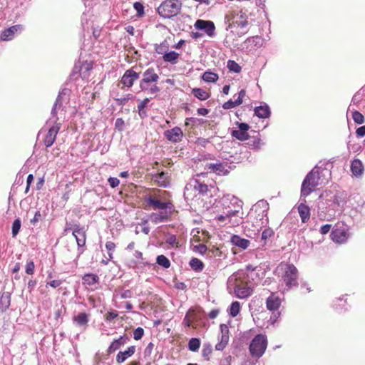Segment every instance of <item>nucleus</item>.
Instances as JSON below:
<instances>
[{
    "label": "nucleus",
    "instance_id": "1",
    "mask_svg": "<svg viewBox=\"0 0 365 365\" xmlns=\"http://www.w3.org/2000/svg\"><path fill=\"white\" fill-rule=\"evenodd\" d=\"M242 205V201L237 197L230 194L224 195L215 205L217 213L215 220L221 225L230 227L242 224V213L240 215Z\"/></svg>",
    "mask_w": 365,
    "mask_h": 365
},
{
    "label": "nucleus",
    "instance_id": "2",
    "mask_svg": "<svg viewBox=\"0 0 365 365\" xmlns=\"http://www.w3.org/2000/svg\"><path fill=\"white\" fill-rule=\"evenodd\" d=\"M344 199L339 193L326 191L319 196L318 204V217L320 220H329L334 216L335 210L342 207Z\"/></svg>",
    "mask_w": 365,
    "mask_h": 365
},
{
    "label": "nucleus",
    "instance_id": "3",
    "mask_svg": "<svg viewBox=\"0 0 365 365\" xmlns=\"http://www.w3.org/2000/svg\"><path fill=\"white\" fill-rule=\"evenodd\" d=\"M276 273L279 278L278 289L281 293L284 294L298 287L299 273L294 264L281 263L277 267Z\"/></svg>",
    "mask_w": 365,
    "mask_h": 365
},
{
    "label": "nucleus",
    "instance_id": "4",
    "mask_svg": "<svg viewBox=\"0 0 365 365\" xmlns=\"http://www.w3.org/2000/svg\"><path fill=\"white\" fill-rule=\"evenodd\" d=\"M227 288L233 289L237 298L244 299L252 294L254 287L251 280L245 279L243 272H238L229 277Z\"/></svg>",
    "mask_w": 365,
    "mask_h": 365
},
{
    "label": "nucleus",
    "instance_id": "5",
    "mask_svg": "<svg viewBox=\"0 0 365 365\" xmlns=\"http://www.w3.org/2000/svg\"><path fill=\"white\" fill-rule=\"evenodd\" d=\"M324 171L330 175L329 171L322 169L317 166L314 167L309 173H307L302 183L301 198L307 197L318 185L325 182L326 180L324 179V177L325 176V174L324 173Z\"/></svg>",
    "mask_w": 365,
    "mask_h": 365
},
{
    "label": "nucleus",
    "instance_id": "6",
    "mask_svg": "<svg viewBox=\"0 0 365 365\" xmlns=\"http://www.w3.org/2000/svg\"><path fill=\"white\" fill-rule=\"evenodd\" d=\"M159 79L160 77L156 69L153 67L148 68L142 73L139 82L140 91L147 94L154 95L155 97L161 91L158 86Z\"/></svg>",
    "mask_w": 365,
    "mask_h": 365
},
{
    "label": "nucleus",
    "instance_id": "7",
    "mask_svg": "<svg viewBox=\"0 0 365 365\" xmlns=\"http://www.w3.org/2000/svg\"><path fill=\"white\" fill-rule=\"evenodd\" d=\"M182 9L180 0H166L158 8L159 15L164 19H170L178 15Z\"/></svg>",
    "mask_w": 365,
    "mask_h": 365
},
{
    "label": "nucleus",
    "instance_id": "8",
    "mask_svg": "<svg viewBox=\"0 0 365 365\" xmlns=\"http://www.w3.org/2000/svg\"><path fill=\"white\" fill-rule=\"evenodd\" d=\"M267 347V339L264 334H257L251 341L249 351L250 355L257 359L263 356Z\"/></svg>",
    "mask_w": 365,
    "mask_h": 365
},
{
    "label": "nucleus",
    "instance_id": "9",
    "mask_svg": "<svg viewBox=\"0 0 365 365\" xmlns=\"http://www.w3.org/2000/svg\"><path fill=\"white\" fill-rule=\"evenodd\" d=\"M262 220L255 221L254 219L247 220L243 225L244 232L245 235L251 238L259 237L261 230L267 226V220L262 218Z\"/></svg>",
    "mask_w": 365,
    "mask_h": 365
},
{
    "label": "nucleus",
    "instance_id": "10",
    "mask_svg": "<svg viewBox=\"0 0 365 365\" xmlns=\"http://www.w3.org/2000/svg\"><path fill=\"white\" fill-rule=\"evenodd\" d=\"M269 210V204L264 200H259L254 205L250 213V218L254 219L255 221H262V218L267 220V225L268 224L267 211Z\"/></svg>",
    "mask_w": 365,
    "mask_h": 365
},
{
    "label": "nucleus",
    "instance_id": "11",
    "mask_svg": "<svg viewBox=\"0 0 365 365\" xmlns=\"http://www.w3.org/2000/svg\"><path fill=\"white\" fill-rule=\"evenodd\" d=\"M72 230V235L75 237L79 251V255L82 254L83 250H81L86 245V231L83 227L80 226L79 224H75L71 227L68 225L65 228V232Z\"/></svg>",
    "mask_w": 365,
    "mask_h": 365
},
{
    "label": "nucleus",
    "instance_id": "12",
    "mask_svg": "<svg viewBox=\"0 0 365 365\" xmlns=\"http://www.w3.org/2000/svg\"><path fill=\"white\" fill-rule=\"evenodd\" d=\"M140 72L135 71V67L128 69L121 77L120 83L123 87L130 88L134 82L140 78Z\"/></svg>",
    "mask_w": 365,
    "mask_h": 365
},
{
    "label": "nucleus",
    "instance_id": "13",
    "mask_svg": "<svg viewBox=\"0 0 365 365\" xmlns=\"http://www.w3.org/2000/svg\"><path fill=\"white\" fill-rule=\"evenodd\" d=\"M63 95H65L64 91L59 92L56 101L53 106L51 110V117L50 118L48 123H54L55 121L57 123V120L59 119L58 115L61 113L63 110Z\"/></svg>",
    "mask_w": 365,
    "mask_h": 365
},
{
    "label": "nucleus",
    "instance_id": "14",
    "mask_svg": "<svg viewBox=\"0 0 365 365\" xmlns=\"http://www.w3.org/2000/svg\"><path fill=\"white\" fill-rule=\"evenodd\" d=\"M220 334L218 335V343L215 345V349L222 351L227 345L230 340L229 327L226 324H220Z\"/></svg>",
    "mask_w": 365,
    "mask_h": 365
},
{
    "label": "nucleus",
    "instance_id": "15",
    "mask_svg": "<svg viewBox=\"0 0 365 365\" xmlns=\"http://www.w3.org/2000/svg\"><path fill=\"white\" fill-rule=\"evenodd\" d=\"M61 124L60 123H54L49 128L47 134L43 140L44 145L46 148L51 147L55 142L56 135L61 128Z\"/></svg>",
    "mask_w": 365,
    "mask_h": 365
},
{
    "label": "nucleus",
    "instance_id": "16",
    "mask_svg": "<svg viewBox=\"0 0 365 365\" xmlns=\"http://www.w3.org/2000/svg\"><path fill=\"white\" fill-rule=\"evenodd\" d=\"M245 274V279H250L252 282V286L260 279V274H262V268L259 267H253L252 265H247L246 271H242Z\"/></svg>",
    "mask_w": 365,
    "mask_h": 365
},
{
    "label": "nucleus",
    "instance_id": "17",
    "mask_svg": "<svg viewBox=\"0 0 365 365\" xmlns=\"http://www.w3.org/2000/svg\"><path fill=\"white\" fill-rule=\"evenodd\" d=\"M195 27L198 30H203L207 36L212 37L215 36V26L212 21L199 19L195 23Z\"/></svg>",
    "mask_w": 365,
    "mask_h": 365
},
{
    "label": "nucleus",
    "instance_id": "18",
    "mask_svg": "<svg viewBox=\"0 0 365 365\" xmlns=\"http://www.w3.org/2000/svg\"><path fill=\"white\" fill-rule=\"evenodd\" d=\"M23 26L16 24L5 29L1 34V39L2 41H11L16 35L21 34L23 31Z\"/></svg>",
    "mask_w": 365,
    "mask_h": 365
},
{
    "label": "nucleus",
    "instance_id": "19",
    "mask_svg": "<svg viewBox=\"0 0 365 365\" xmlns=\"http://www.w3.org/2000/svg\"><path fill=\"white\" fill-rule=\"evenodd\" d=\"M165 137L172 143H178L182 140L183 133L180 127L175 126L164 132Z\"/></svg>",
    "mask_w": 365,
    "mask_h": 365
},
{
    "label": "nucleus",
    "instance_id": "20",
    "mask_svg": "<svg viewBox=\"0 0 365 365\" xmlns=\"http://www.w3.org/2000/svg\"><path fill=\"white\" fill-rule=\"evenodd\" d=\"M282 300L275 293L272 292L266 300V307L269 311H277L279 308Z\"/></svg>",
    "mask_w": 365,
    "mask_h": 365
},
{
    "label": "nucleus",
    "instance_id": "21",
    "mask_svg": "<svg viewBox=\"0 0 365 365\" xmlns=\"http://www.w3.org/2000/svg\"><path fill=\"white\" fill-rule=\"evenodd\" d=\"M130 338L127 335L120 336L118 339L114 340L108 348V352L109 354L113 353L119 349L122 346L125 344Z\"/></svg>",
    "mask_w": 365,
    "mask_h": 365
},
{
    "label": "nucleus",
    "instance_id": "22",
    "mask_svg": "<svg viewBox=\"0 0 365 365\" xmlns=\"http://www.w3.org/2000/svg\"><path fill=\"white\" fill-rule=\"evenodd\" d=\"M73 324L79 327H82L85 329L89 322V315L85 312L78 313L77 315H75L73 319Z\"/></svg>",
    "mask_w": 365,
    "mask_h": 365
},
{
    "label": "nucleus",
    "instance_id": "23",
    "mask_svg": "<svg viewBox=\"0 0 365 365\" xmlns=\"http://www.w3.org/2000/svg\"><path fill=\"white\" fill-rule=\"evenodd\" d=\"M354 202L352 204L353 209L361 216H365V200L357 195L354 197Z\"/></svg>",
    "mask_w": 365,
    "mask_h": 365
},
{
    "label": "nucleus",
    "instance_id": "24",
    "mask_svg": "<svg viewBox=\"0 0 365 365\" xmlns=\"http://www.w3.org/2000/svg\"><path fill=\"white\" fill-rule=\"evenodd\" d=\"M147 202L149 205L153 206L155 209H159L161 210L170 209L172 207L171 202H161L159 200L154 199L149 196L146 198Z\"/></svg>",
    "mask_w": 365,
    "mask_h": 365
},
{
    "label": "nucleus",
    "instance_id": "25",
    "mask_svg": "<svg viewBox=\"0 0 365 365\" xmlns=\"http://www.w3.org/2000/svg\"><path fill=\"white\" fill-rule=\"evenodd\" d=\"M135 352V346H130L124 351H119L116 356V361L118 364L123 363L128 358L130 357Z\"/></svg>",
    "mask_w": 365,
    "mask_h": 365
},
{
    "label": "nucleus",
    "instance_id": "26",
    "mask_svg": "<svg viewBox=\"0 0 365 365\" xmlns=\"http://www.w3.org/2000/svg\"><path fill=\"white\" fill-rule=\"evenodd\" d=\"M331 240L337 243H344L347 240V233L344 230L336 229L331 233Z\"/></svg>",
    "mask_w": 365,
    "mask_h": 365
},
{
    "label": "nucleus",
    "instance_id": "27",
    "mask_svg": "<svg viewBox=\"0 0 365 365\" xmlns=\"http://www.w3.org/2000/svg\"><path fill=\"white\" fill-rule=\"evenodd\" d=\"M255 114L259 118H268L271 115L269 106L263 103L262 105L255 108Z\"/></svg>",
    "mask_w": 365,
    "mask_h": 365
},
{
    "label": "nucleus",
    "instance_id": "28",
    "mask_svg": "<svg viewBox=\"0 0 365 365\" xmlns=\"http://www.w3.org/2000/svg\"><path fill=\"white\" fill-rule=\"evenodd\" d=\"M230 242L233 245L242 250H246L250 245V240L242 238L237 235H234L231 237Z\"/></svg>",
    "mask_w": 365,
    "mask_h": 365
},
{
    "label": "nucleus",
    "instance_id": "29",
    "mask_svg": "<svg viewBox=\"0 0 365 365\" xmlns=\"http://www.w3.org/2000/svg\"><path fill=\"white\" fill-rule=\"evenodd\" d=\"M298 212L302 222L306 223L309 220L310 209L305 203L302 202L298 206Z\"/></svg>",
    "mask_w": 365,
    "mask_h": 365
},
{
    "label": "nucleus",
    "instance_id": "30",
    "mask_svg": "<svg viewBox=\"0 0 365 365\" xmlns=\"http://www.w3.org/2000/svg\"><path fill=\"white\" fill-rule=\"evenodd\" d=\"M351 170L356 177H360L364 172V165L359 159H354L351 164Z\"/></svg>",
    "mask_w": 365,
    "mask_h": 365
},
{
    "label": "nucleus",
    "instance_id": "31",
    "mask_svg": "<svg viewBox=\"0 0 365 365\" xmlns=\"http://www.w3.org/2000/svg\"><path fill=\"white\" fill-rule=\"evenodd\" d=\"M207 169L212 170L218 175H227L228 173L227 170L225 169V165L223 163H209L207 165Z\"/></svg>",
    "mask_w": 365,
    "mask_h": 365
},
{
    "label": "nucleus",
    "instance_id": "32",
    "mask_svg": "<svg viewBox=\"0 0 365 365\" xmlns=\"http://www.w3.org/2000/svg\"><path fill=\"white\" fill-rule=\"evenodd\" d=\"M168 173L161 172L153 175V180L155 181L159 186L165 187L168 184Z\"/></svg>",
    "mask_w": 365,
    "mask_h": 365
},
{
    "label": "nucleus",
    "instance_id": "33",
    "mask_svg": "<svg viewBox=\"0 0 365 365\" xmlns=\"http://www.w3.org/2000/svg\"><path fill=\"white\" fill-rule=\"evenodd\" d=\"M248 141L246 143L247 147L252 150H259L264 144L258 136H253L247 139Z\"/></svg>",
    "mask_w": 365,
    "mask_h": 365
},
{
    "label": "nucleus",
    "instance_id": "34",
    "mask_svg": "<svg viewBox=\"0 0 365 365\" xmlns=\"http://www.w3.org/2000/svg\"><path fill=\"white\" fill-rule=\"evenodd\" d=\"M11 294L9 292H4L0 298V310L4 312L10 306Z\"/></svg>",
    "mask_w": 365,
    "mask_h": 365
},
{
    "label": "nucleus",
    "instance_id": "35",
    "mask_svg": "<svg viewBox=\"0 0 365 365\" xmlns=\"http://www.w3.org/2000/svg\"><path fill=\"white\" fill-rule=\"evenodd\" d=\"M178 57L179 53L175 51H172L165 53L163 56V59L165 62H169L172 64H176L178 62Z\"/></svg>",
    "mask_w": 365,
    "mask_h": 365
},
{
    "label": "nucleus",
    "instance_id": "36",
    "mask_svg": "<svg viewBox=\"0 0 365 365\" xmlns=\"http://www.w3.org/2000/svg\"><path fill=\"white\" fill-rule=\"evenodd\" d=\"M274 235V231L272 229L268 227L264 229L260 237L261 246H264L267 244L268 240Z\"/></svg>",
    "mask_w": 365,
    "mask_h": 365
},
{
    "label": "nucleus",
    "instance_id": "37",
    "mask_svg": "<svg viewBox=\"0 0 365 365\" xmlns=\"http://www.w3.org/2000/svg\"><path fill=\"white\" fill-rule=\"evenodd\" d=\"M192 93L197 99L200 101H205L210 98V95L205 90L200 88H195L192 90Z\"/></svg>",
    "mask_w": 365,
    "mask_h": 365
},
{
    "label": "nucleus",
    "instance_id": "38",
    "mask_svg": "<svg viewBox=\"0 0 365 365\" xmlns=\"http://www.w3.org/2000/svg\"><path fill=\"white\" fill-rule=\"evenodd\" d=\"M82 279L83 282L89 286L95 284L99 280L98 276L96 274H86Z\"/></svg>",
    "mask_w": 365,
    "mask_h": 365
},
{
    "label": "nucleus",
    "instance_id": "39",
    "mask_svg": "<svg viewBox=\"0 0 365 365\" xmlns=\"http://www.w3.org/2000/svg\"><path fill=\"white\" fill-rule=\"evenodd\" d=\"M202 79L207 83H215L218 80V75L212 71H207L202 74Z\"/></svg>",
    "mask_w": 365,
    "mask_h": 365
},
{
    "label": "nucleus",
    "instance_id": "40",
    "mask_svg": "<svg viewBox=\"0 0 365 365\" xmlns=\"http://www.w3.org/2000/svg\"><path fill=\"white\" fill-rule=\"evenodd\" d=\"M168 219V215L166 213H152L150 215V220L153 222L158 224L165 222Z\"/></svg>",
    "mask_w": 365,
    "mask_h": 365
},
{
    "label": "nucleus",
    "instance_id": "41",
    "mask_svg": "<svg viewBox=\"0 0 365 365\" xmlns=\"http://www.w3.org/2000/svg\"><path fill=\"white\" fill-rule=\"evenodd\" d=\"M189 264L191 268L196 272H200L204 268L203 262L199 259L195 257L190 259Z\"/></svg>",
    "mask_w": 365,
    "mask_h": 365
},
{
    "label": "nucleus",
    "instance_id": "42",
    "mask_svg": "<svg viewBox=\"0 0 365 365\" xmlns=\"http://www.w3.org/2000/svg\"><path fill=\"white\" fill-rule=\"evenodd\" d=\"M231 135L232 137L235 138L236 139L243 141L247 139H248V133H245L240 130H232L231 132Z\"/></svg>",
    "mask_w": 365,
    "mask_h": 365
},
{
    "label": "nucleus",
    "instance_id": "43",
    "mask_svg": "<svg viewBox=\"0 0 365 365\" xmlns=\"http://www.w3.org/2000/svg\"><path fill=\"white\" fill-rule=\"evenodd\" d=\"M156 263L163 267V268L168 269L170 267V262L168 257L165 255H158L156 258Z\"/></svg>",
    "mask_w": 365,
    "mask_h": 365
},
{
    "label": "nucleus",
    "instance_id": "44",
    "mask_svg": "<svg viewBox=\"0 0 365 365\" xmlns=\"http://www.w3.org/2000/svg\"><path fill=\"white\" fill-rule=\"evenodd\" d=\"M200 346V340L198 338H192L188 342V349L191 351H198Z\"/></svg>",
    "mask_w": 365,
    "mask_h": 365
},
{
    "label": "nucleus",
    "instance_id": "45",
    "mask_svg": "<svg viewBox=\"0 0 365 365\" xmlns=\"http://www.w3.org/2000/svg\"><path fill=\"white\" fill-rule=\"evenodd\" d=\"M235 24L238 27L244 29H246L249 24L248 21L246 17H245V14L241 11L240 17L237 18L235 21Z\"/></svg>",
    "mask_w": 365,
    "mask_h": 365
},
{
    "label": "nucleus",
    "instance_id": "46",
    "mask_svg": "<svg viewBox=\"0 0 365 365\" xmlns=\"http://www.w3.org/2000/svg\"><path fill=\"white\" fill-rule=\"evenodd\" d=\"M240 311V304L239 302H233L230 307V315L232 317H236Z\"/></svg>",
    "mask_w": 365,
    "mask_h": 365
},
{
    "label": "nucleus",
    "instance_id": "47",
    "mask_svg": "<svg viewBox=\"0 0 365 365\" xmlns=\"http://www.w3.org/2000/svg\"><path fill=\"white\" fill-rule=\"evenodd\" d=\"M21 227V220L19 218H16L13 222L12 227H11V233H12L13 237H15L19 234Z\"/></svg>",
    "mask_w": 365,
    "mask_h": 365
},
{
    "label": "nucleus",
    "instance_id": "48",
    "mask_svg": "<svg viewBox=\"0 0 365 365\" xmlns=\"http://www.w3.org/2000/svg\"><path fill=\"white\" fill-rule=\"evenodd\" d=\"M115 293L117 296L119 295L121 299H129L133 297V292L130 289H116Z\"/></svg>",
    "mask_w": 365,
    "mask_h": 365
},
{
    "label": "nucleus",
    "instance_id": "49",
    "mask_svg": "<svg viewBox=\"0 0 365 365\" xmlns=\"http://www.w3.org/2000/svg\"><path fill=\"white\" fill-rule=\"evenodd\" d=\"M227 68L230 71L235 73H240L241 71V66L233 60H229L227 61Z\"/></svg>",
    "mask_w": 365,
    "mask_h": 365
},
{
    "label": "nucleus",
    "instance_id": "50",
    "mask_svg": "<svg viewBox=\"0 0 365 365\" xmlns=\"http://www.w3.org/2000/svg\"><path fill=\"white\" fill-rule=\"evenodd\" d=\"M352 118L354 121L357 124H362L364 122V115L357 110H354L352 112Z\"/></svg>",
    "mask_w": 365,
    "mask_h": 365
},
{
    "label": "nucleus",
    "instance_id": "51",
    "mask_svg": "<svg viewBox=\"0 0 365 365\" xmlns=\"http://www.w3.org/2000/svg\"><path fill=\"white\" fill-rule=\"evenodd\" d=\"M363 94L361 93V91L355 93L351 99V103L349 106V108L350 109L352 105L358 106L360 102L362 101Z\"/></svg>",
    "mask_w": 365,
    "mask_h": 365
},
{
    "label": "nucleus",
    "instance_id": "52",
    "mask_svg": "<svg viewBox=\"0 0 365 365\" xmlns=\"http://www.w3.org/2000/svg\"><path fill=\"white\" fill-rule=\"evenodd\" d=\"M93 68V63L91 61H85L80 68V74L85 76V73L90 71Z\"/></svg>",
    "mask_w": 365,
    "mask_h": 365
},
{
    "label": "nucleus",
    "instance_id": "53",
    "mask_svg": "<svg viewBox=\"0 0 365 365\" xmlns=\"http://www.w3.org/2000/svg\"><path fill=\"white\" fill-rule=\"evenodd\" d=\"M240 105V101L229 100L222 105V108L225 110L233 108Z\"/></svg>",
    "mask_w": 365,
    "mask_h": 365
},
{
    "label": "nucleus",
    "instance_id": "54",
    "mask_svg": "<svg viewBox=\"0 0 365 365\" xmlns=\"http://www.w3.org/2000/svg\"><path fill=\"white\" fill-rule=\"evenodd\" d=\"M133 7L137 11L138 16H142L144 14V6L140 2H135Z\"/></svg>",
    "mask_w": 365,
    "mask_h": 365
},
{
    "label": "nucleus",
    "instance_id": "55",
    "mask_svg": "<svg viewBox=\"0 0 365 365\" xmlns=\"http://www.w3.org/2000/svg\"><path fill=\"white\" fill-rule=\"evenodd\" d=\"M144 334V329L141 327L136 328L133 331V338L135 340H140Z\"/></svg>",
    "mask_w": 365,
    "mask_h": 365
},
{
    "label": "nucleus",
    "instance_id": "56",
    "mask_svg": "<svg viewBox=\"0 0 365 365\" xmlns=\"http://www.w3.org/2000/svg\"><path fill=\"white\" fill-rule=\"evenodd\" d=\"M35 265L32 260L28 262L26 265V273L28 274H33L34 273Z\"/></svg>",
    "mask_w": 365,
    "mask_h": 365
},
{
    "label": "nucleus",
    "instance_id": "57",
    "mask_svg": "<svg viewBox=\"0 0 365 365\" xmlns=\"http://www.w3.org/2000/svg\"><path fill=\"white\" fill-rule=\"evenodd\" d=\"M165 242L169 244L171 246H174L178 244L177 238L175 235H168L166 237Z\"/></svg>",
    "mask_w": 365,
    "mask_h": 365
},
{
    "label": "nucleus",
    "instance_id": "58",
    "mask_svg": "<svg viewBox=\"0 0 365 365\" xmlns=\"http://www.w3.org/2000/svg\"><path fill=\"white\" fill-rule=\"evenodd\" d=\"M124 120L123 118H118L115 120V128L118 130L119 131H122L124 129Z\"/></svg>",
    "mask_w": 365,
    "mask_h": 365
},
{
    "label": "nucleus",
    "instance_id": "59",
    "mask_svg": "<svg viewBox=\"0 0 365 365\" xmlns=\"http://www.w3.org/2000/svg\"><path fill=\"white\" fill-rule=\"evenodd\" d=\"M195 188L199 191L200 193H206L208 190V187L205 184L198 183L195 185Z\"/></svg>",
    "mask_w": 365,
    "mask_h": 365
},
{
    "label": "nucleus",
    "instance_id": "60",
    "mask_svg": "<svg viewBox=\"0 0 365 365\" xmlns=\"http://www.w3.org/2000/svg\"><path fill=\"white\" fill-rule=\"evenodd\" d=\"M41 217L42 216H41V212L37 210L35 212L34 217L30 220L31 224H32L33 225H35L37 222H38L41 220Z\"/></svg>",
    "mask_w": 365,
    "mask_h": 365
},
{
    "label": "nucleus",
    "instance_id": "61",
    "mask_svg": "<svg viewBox=\"0 0 365 365\" xmlns=\"http://www.w3.org/2000/svg\"><path fill=\"white\" fill-rule=\"evenodd\" d=\"M109 185L111 187L115 188L120 184V180L117 178L110 177L108 179Z\"/></svg>",
    "mask_w": 365,
    "mask_h": 365
},
{
    "label": "nucleus",
    "instance_id": "62",
    "mask_svg": "<svg viewBox=\"0 0 365 365\" xmlns=\"http://www.w3.org/2000/svg\"><path fill=\"white\" fill-rule=\"evenodd\" d=\"M61 284H62V281L61 280L54 279V280H51L50 282H47L46 287L50 286V287H51L53 288H57Z\"/></svg>",
    "mask_w": 365,
    "mask_h": 365
},
{
    "label": "nucleus",
    "instance_id": "63",
    "mask_svg": "<svg viewBox=\"0 0 365 365\" xmlns=\"http://www.w3.org/2000/svg\"><path fill=\"white\" fill-rule=\"evenodd\" d=\"M118 314L115 311L108 312L106 315V320L110 322L115 319L118 317Z\"/></svg>",
    "mask_w": 365,
    "mask_h": 365
},
{
    "label": "nucleus",
    "instance_id": "64",
    "mask_svg": "<svg viewBox=\"0 0 365 365\" xmlns=\"http://www.w3.org/2000/svg\"><path fill=\"white\" fill-rule=\"evenodd\" d=\"M236 124L238 126V129L245 133H247L250 129V125L247 123L237 122Z\"/></svg>",
    "mask_w": 365,
    "mask_h": 365
}]
</instances>
